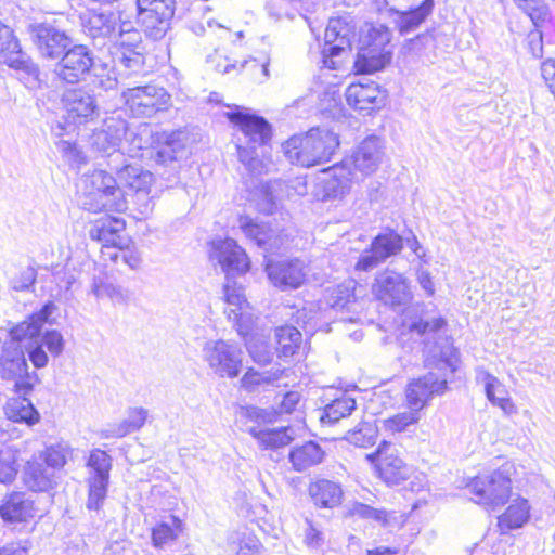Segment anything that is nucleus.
<instances>
[{"mask_svg":"<svg viewBox=\"0 0 555 555\" xmlns=\"http://www.w3.org/2000/svg\"><path fill=\"white\" fill-rule=\"evenodd\" d=\"M144 49L129 48L128 50L118 51L119 64L125 68V75L139 74L144 69L145 59Z\"/></svg>","mask_w":555,"mask_h":555,"instance_id":"de8ad7c7","label":"nucleus"},{"mask_svg":"<svg viewBox=\"0 0 555 555\" xmlns=\"http://www.w3.org/2000/svg\"><path fill=\"white\" fill-rule=\"evenodd\" d=\"M125 228L126 223L122 219L105 216L94 221L89 230V236L102 244L119 245L122 240L120 233L125 231Z\"/></svg>","mask_w":555,"mask_h":555,"instance_id":"473e14b6","label":"nucleus"},{"mask_svg":"<svg viewBox=\"0 0 555 555\" xmlns=\"http://www.w3.org/2000/svg\"><path fill=\"white\" fill-rule=\"evenodd\" d=\"M476 379L483 384L487 399L495 406L500 408L507 416L517 413V408L512 401L504 384L495 376L485 370L477 371Z\"/></svg>","mask_w":555,"mask_h":555,"instance_id":"c756f323","label":"nucleus"},{"mask_svg":"<svg viewBox=\"0 0 555 555\" xmlns=\"http://www.w3.org/2000/svg\"><path fill=\"white\" fill-rule=\"evenodd\" d=\"M434 0H423L422 3L406 11L390 9L393 14V24L400 35H408L416 30L422 23L431 14Z\"/></svg>","mask_w":555,"mask_h":555,"instance_id":"2f4dec72","label":"nucleus"},{"mask_svg":"<svg viewBox=\"0 0 555 555\" xmlns=\"http://www.w3.org/2000/svg\"><path fill=\"white\" fill-rule=\"evenodd\" d=\"M72 457V448L65 441H60L48 446L42 452L39 453L38 459L41 460L47 466L51 467L56 474Z\"/></svg>","mask_w":555,"mask_h":555,"instance_id":"79ce46f5","label":"nucleus"},{"mask_svg":"<svg viewBox=\"0 0 555 555\" xmlns=\"http://www.w3.org/2000/svg\"><path fill=\"white\" fill-rule=\"evenodd\" d=\"M90 293L98 299L108 298L113 301H122L124 295L119 286L107 282L102 276H94L90 286Z\"/></svg>","mask_w":555,"mask_h":555,"instance_id":"8fccbe9b","label":"nucleus"},{"mask_svg":"<svg viewBox=\"0 0 555 555\" xmlns=\"http://www.w3.org/2000/svg\"><path fill=\"white\" fill-rule=\"evenodd\" d=\"M127 128L128 125L125 119L120 117H109L104 120L101 130L105 131L113 141L120 144L122 138L126 135Z\"/></svg>","mask_w":555,"mask_h":555,"instance_id":"bf43d9fd","label":"nucleus"},{"mask_svg":"<svg viewBox=\"0 0 555 555\" xmlns=\"http://www.w3.org/2000/svg\"><path fill=\"white\" fill-rule=\"evenodd\" d=\"M228 282L223 287L224 300L230 308L225 313L228 319L233 322L238 335L246 337L249 334V317L243 312L244 307L247 305L244 289L237 286L236 283L231 284L230 276H227Z\"/></svg>","mask_w":555,"mask_h":555,"instance_id":"a878e982","label":"nucleus"},{"mask_svg":"<svg viewBox=\"0 0 555 555\" xmlns=\"http://www.w3.org/2000/svg\"><path fill=\"white\" fill-rule=\"evenodd\" d=\"M113 466V459L101 449H93L87 460L89 469L88 500L86 506L90 511H99L103 505L109 483V473Z\"/></svg>","mask_w":555,"mask_h":555,"instance_id":"1a4fd4ad","label":"nucleus"},{"mask_svg":"<svg viewBox=\"0 0 555 555\" xmlns=\"http://www.w3.org/2000/svg\"><path fill=\"white\" fill-rule=\"evenodd\" d=\"M309 493L315 505L332 508L340 504L343 490L339 483L321 479L310 485Z\"/></svg>","mask_w":555,"mask_h":555,"instance_id":"4c0bfd02","label":"nucleus"},{"mask_svg":"<svg viewBox=\"0 0 555 555\" xmlns=\"http://www.w3.org/2000/svg\"><path fill=\"white\" fill-rule=\"evenodd\" d=\"M171 522H160L153 528L152 543L155 547H163L177 539L176 529L180 528L181 521L177 517H171Z\"/></svg>","mask_w":555,"mask_h":555,"instance_id":"09e8293b","label":"nucleus"},{"mask_svg":"<svg viewBox=\"0 0 555 555\" xmlns=\"http://www.w3.org/2000/svg\"><path fill=\"white\" fill-rule=\"evenodd\" d=\"M31 542L27 539L7 543L0 548V555H28Z\"/></svg>","mask_w":555,"mask_h":555,"instance_id":"774afa93","label":"nucleus"},{"mask_svg":"<svg viewBox=\"0 0 555 555\" xmlns=\"http://www.w3.org/2000/svg\"><path fill=\"white\" fill-rule=\"evenodd\" d=\"M372 293L377 300L392 309L406 306L412 300L409 280L403 274L389 269L376 274Z\"/></svg>","mask_w":555,"mask_h":555,"instance_id":"f8f14e48","label":"nucleus"},{"mask_svg":"<svg viewBox=\"0 0 555 555\" xmlns=\"http://www.w3.org/2000/svg\"><path fill=\"white\" fill-rule=\"evenodd\" d=\"M52 274L64 299H72L73 287L78 282L80 271L74 266L65 264L61 268L56 267Z\"/></svg>","mask_w":555,"mask_h":555,"instance_id":"c03bdc74","label":"nucleus"},{"mask_svg":"<svg viewBox=\"0 0 555 555\" xmlns=\"http://www.w3.org/2000/svg\"><path fill=\"white\" fill-rule=\"evenodd\" d=\"M529 504L525 499H517L506 512L499 517L498 525L502 532L521 528L529 519Z\"/></svg>","mask_w":555,"mask_h":555,"instance_id":"ea45409f","label":"nucleus"},{"mask_svg":"<svg viewBox=\"0 0 555 555\" xmlns=\"http://www.w3.org/2000/svg\"><path fill=\"white\" fill-rule=\"evenodd\" d=\"M345 439L356 447L367 448L376 442L377 429L370 423H362L357 428L349 430Z\"/></svg>","mask_w":555,"mask_h":555,"instance_id":"49530a36","label":"nucleus"},{"mask_svg":"<svg viewBox=\"0 0 555 555\" xmlns=\"http://www.w3.org/2000/svg\"><path fill=\"white\" fill-rule=\"evenodd\" d=\"M403 248V238L397 232L389 230L375 236L370 248L364 249L356 266L357 271H371L391 256L398 255Z\"/></svg>","mask_w":555,"mask_h":555,"instance_id":"ddd939ff","label":"nucleus"},{"mask_svg":"<svg viewBox=\"0 0 555 555\" xmlns=\"http://www.w3.org/2000/svg\"><path fill=\"white\" fill-rule=\"evenodd\" d=\"M94 65L92 51L85 44L70 46L56 65L57 77L67 83L86 79Z\"/></svg>","mask_w":555,"mask_h":555,"instance_id":"2eb2a0df","label":"nucleus"},{"mask_svg":"<svg viewBox=\"0 0 555 555\" xmlns=\"http://www.w3.org/2000/svg\"><path fill=\"white\" fill-rule=\"evenodd\" d=\"M356 285L357 282L354 280H349L338 285L331 295L330 306L337 311H351L357 299L354 293Z\"/></svg>","mask_w":555,"mask_h":555,"instance_id":"37998d69","label":"nucleus"},{"mask_svg":"<svg viewBox=\"0 0 555 555\" xmlns=\"http://www.w3.org/2000/svg\"><path fill=\"white\" fill-rule=\"evenodd\" d=\"M356 27L349 16L333 17L328 21L324 34L323 57L324 64L330 66L328 57L338 56L340 53L351 48V41L354 38ZM331 63H333L331 61Z\"/></svg>","mask_w":555,"mask_h":555,"instance_id":"f3484780","label":"nucleus"},{"mask_svg":"<svg viewBox=\"0 0 555 555\" xmlns=\"http://www.w3.org/2000/svg\"><path fill=\"white\" fill-rule=\"evenodd\" d=\"M121 99L137 118H151L157 113L168 111L172 105L170 93L157 85L129 87L122 91Z\"/></svg>","mask_w":555,"mask_h":555,"instance_id":"0eeeda50","label":"nucleus"},{"mask_svg":"<svg viewBox=\"0 0 555 555\" xmlns=\"http://www.w3.org/2000/svg\"><path fill=\"white\" fill-rule=\"evenodd\" d=\"M183 134L181 131L171 132L167 139L166 144L157 150L154 160L160 165H168L176 163L177 160V150L176 143L179 141V137Z\"/></svg>","mask_w":555,"mask_h":555,"instance_id":"6e6d98bb","label":"nucleus"},{"mask_svg":"<svg viewBox=\"0 0 555 555\" xmlns=\"http://www.w3.org/2000/svg\"><path fill=\"white\" fill-rule=\"evenodd\" d=\"M345 95L347 103L357 111L371 112L385 103V96L374 81L351 83Z\"/></svg>","mask_w":555,"mask_h":555,"instance_id":"b1692460","label":"nucleus"},{"mask_svg":"<svg viewBox=\"0 0 555 555\" xmlns=\"http://www.w3.org/2000/svg\"><path fill=\"white\" fill-rule=\"evenodd\" d=\"M247 350L251 359L260 364L268 365L272 362L273 352L270 345L261 337H251L246 340Z\"/></svg>","mask_w":555,"mask_h":555,"instance_id":"603ef678","label":"nucleus"},{"mask_svg":"<svg viewBox=\"0 0 555 555\" xmlns=\"http://www.w3.org/2000/svg\"><path fill=\"white\" fill-rule=\"evenodd\" d=\"M63 104L68 121L85 124L99 116V106L91 90L86 88L68 89L63 94Z\"/></svg>","mask_w":555,"mask_h":555,"instance_id":"6ab92c4d","label":"nucleus"},{"mask_svg":"<svg viewBox=\"0 0 555 555\" xmlns=\"http://www.w3.org/2000/svg\"><path fill=\"white\" fill-rule=\"evenodd\" d=\"M86 186L90 188L81 199L82 207L91 212L114 211L127 209V198L117 178L104 170H94L85 178Z\"/></svg>","mask_w":555,"mask_h":555,"instance_id":"20e7f679","label":"nucleus"},{"mask_svg":"<svg viewBox=\"0 0 555 555\" xmlns=\"http://www.w3.org/2000/svg\"><path fill=\"white\" fill-rule=\"evenodd\" d=\"M4 414L14 423L33 426L40 421V414L27 397L10 398L4 405Z\"/></svg>","mask_w":555,"mask_h":555,"instance_id":"72a5a7b5","label":"nucleus"},{"mask_svg":"<svg viewBox=\"0 0 555 555\" xmlns=\"http://www.w3.org/2000/svg\"><path fill=\"white\" fill-rule=\"evenodd\" d=\"M137 7L138 20L146 36L162 39L170 28L176 0H137Z\"/></svg>","mask_w":555,"mask_h":555,"instance_id":"9b49d317","label":"nucleus"},{"mask_svg":"<svg viewBox=\"0 0 555 555\" xmlns=\"http://www.w3.org/2000/svg\"><path fill=\"white\" fill-rule=\"evenodd\" d=\"M300 399H301V396L298 391H294V390L287 391L286 393L283 395L282 400L280 401L275 413L289 414V413L294 412L296 410L297 405L299 404Z\"/></svg>","mask_w":555,"mask_h":555,"instance_id":"338daca9","label":"nucleus"},{"mask_svg":"<svg viewBox=\"0 0 555 555\" xmlns=\"http://www.w3.org/2000/svg\"><path fill=\"white\" fill-rule=\"evenodd\" d=\"M266 271L271 283L281 291L300 287L307 278V266L300 259L269 260Z\"/></svg>","mask_w":555,"mask_h":555,"instance_id":"a211bd4d","label":"nucleus"},{"mask_svg":"<svg viewBox=\"0 0 555 555\" xmlns=\"http://www.w3.org/2000/svg\"><path fill=\"white\" fill-rule=\"evenodd\" d=\"M29 33L40 56L46 60L61 59L73 43L66 31L47 23L30 25Z\"/></svg>","mask_w":555,"mask_h":555,"instance_id":"dca6fc26","label":"nucleus"},{"mask_svg":"<svg viewBox=\"0 0 555 555\" xmlns=\"http://www.w3.org/2000/svg\"><path fill=\"white\" fill-rule=\"evenodd\" d=\"M28 364L23 348L15 343H5L0 354V376L7 380L23 377Z\"/></svg>","mask_w":555,"mask_h":555,"instance_id":"7c9ffc66","label":"nucleus"},{"mask_svg":"<svg viewBox=\"0 0 555 555\" xmlns=\"http://www.w3.org/2000/svg\"><path fill=\"white\" fill-rule=\"evenodd\" d=\"M38 341L42 347H46L53 357H59L64 349V338L62 334L56 330L46 331Z\"/></svg>","mask_w":555,"mask_h":555,"instance_id":"4d7b16f0","label":"nucleus"},{"mask_svg":"<svg viewBox=\"0 0 555 555\" xmlns=\"http://www.w3.org/2000/svg\"><path fill=\"white\" fill-rule=\"evenodd\" d=\"M247 431L257 440L262 449H279L287 446L293 440V429L281 427L274 429L248 426Z\"/></svg>","mask_w":555,"mask_h":555,"instance_id":"e433bc0d","label":"nucleus"},{"mask_svg":"<svg viewBox=\"0 0 555 555\" xmlns=\"http://www.w3.org/2000/svg\"><path fill=\"white\" fill-rule=\"evenodd\" d=\"M23 481L34 492H48L56 485V474L41 460L33 457L24 466Z\"/></svg>","mask_w":555,"mask_h":555,"instance_id":"cd10ccee","label":"nucleus"},{"mask_svg":"<svg viewBox=\"0 0 555 555\" xmlns=\"http://www.w3.org/2000/svg\"><path fill=\"white\" fill-rule=\"evenodd\" d=\"M215 258L218 260L227 276L243 274L249 269V259L245 250L232 238L214 243Z\"/></svg>","mask_w":555,"mask_h":555,"instance_id":"5701e85b","label":"nucleus"},{"mask_svg":"<svg viewBox=\"0 0 555 555\" xmlns=\"http://www.w3.org/2000/svg\"><path fill=\"white\" fill-rule=\"evenodd\" d=\"M320 179L323 199L341 198L351 190V185L359 181L357 172L351 171L347 162L336 164L323 170Z\"/></svg>","mask_w":555,"mask_h":555,"instance_id":"412c9836","label":"nucleus"},{"mask_svg":"<svg viewBox=\"0 0 555 555\" xmlns=\"http://www.w3.org/2000/svg\"><path fill=\"white\" fill-rule=\"evenodd\" d=\"M151 189L147 190H138L133 192V201L138 206V211L141 216L146 217L154 209V199L153 196L150 195Z\"/></svg>","mask_w":555,"mask_h":555,"instance_id":"e2e57ef3","label":"nucleus"},{"mask_svg":"<svg viewBox=\"0 0 555 555\" xmlns=\"http://www.w3.org/2000/svg\"><path fill=\"white\" fill-rule=\"evenodd\" d=\"M366 460L375 465L379 477L388 485H398L409 476L410 469L397 448L385 440L375 452L366 454Z\"/></svg>","mask_w":555,"mask_h":555,"instance_id":"4468645a","label":"nucleus"},{"mask_svg":"<svg viewBox=\"0 0 555 555\" xmlns=\"http://www.w3.org/2000/svg\"><path fill=\"white\" fill-rule=\"evenodd\" d=\"M446 325L447 321L442 317H421L409 325L410 332L422 338L425 366L438 371H430L406 386V403L413 411L420 412L434 396L444 393L448 374L456 370L457 352L450 338L443 334Z\"/></svg>","mask_w":555,"mask_h":555,"instance_id":"f257e3e1","label":"nucleus"},{"mask_svg":"<svg viewBox=\"0 0 555 555\" xmlns=\"http://www.w3.org/2000/svg\"><path fill=\"white\" fill-rule=\"evenodd\" d=\"M29 360L33 362L34 366L37 369L44 367L48 364V354L43 350L42 345L36 339L30 343L27 347Z\"/></svg>","mask_w":555,"mask_h":555,"instance_id":"69168bd1","label":"nucleus"},{"mask_svg":"<svg viewBox=\"0 0 555 555\" xmlns=\"http://www.w3.org/2000/svg\"><path fill=\"white\" fill-rule=\"evenodd\" d=\"M385 158L384 141L377 135L365 138L353 151L351 164L362 176L375 172Z\"/></svg>","mask_w":555,"mask_h":555,"instance_id":"4be33fe9","label":"nucleus"},{"mask_svg":"<svg viewBox=\"0 0 555 555\" xmlns=\"http://www.w3.org/2000/svg\"><path fill=\"white\" fill-rule=\"evenodd\" d=\"M241 416L244 417L247 422L253 423V426L263 428L262 426L274 421L275 412L250 405L242 408Z\"/></svg>","mask_w":555,"mask_h":555,"instance_id":"5fc2aeb1","label":"nucleus"},{"mask_svg":"<svg viewBox=\"0 0 555 555\" xmlns=\"http://www.w3.org/2000/svg\"><path fill=\"white\" fill-rule=\"evenodd\" d=\"M391 40V33L384 25L372 26L358 52L356 66L359 72L374 73L383 69L391 60L387 49Z\"/></svg>","mask_w":555,"mask_h":555,"instance_id":"6e6552de","label":"nucleus"},{"mask_svg":"<svg viewBox=\"0 0 555 555\" xmlns=\"http://www.w3.org/2000/svg\"><path fill=\"white\" fill-rule=\"evenodd\" d=\"M301 333L294 326L285 325L275 330L276 352L280 358H289L295 354L301 344Z\"/></svg>","mask_w":555,"mask_h":555,"instance_id":"a19ab883","label":"nucleus"},{"mask_svg":"<svg viewBox=\"0 0 555 555\" xmlns=\"http://www.w3.org/2000/svg\"><path fill=\"white\" fill-rule=\"evenodd\" d=\"M517 7L524 11L538 25L548 16V7L543 0H514Z\"/></svg>","mask_w":555,"mask_h":555,"instance_id":"864d4df0","label":"nucleus"},{"mask_svg":"<svg viewBox=\"0 0 555 555\" xmlns=\"http://www.w3.org/2000/svg\"><path fill=\"white\" fill-rule=\"evenodd\" d=\"M338 146L335 132L325 127H315L305 134L293 135L283 144V151L292 164L312 167L330 162Z\"/></svg>","mask_w":555,"mask_h":555,"instance_id":"7ed1b4c3","label":"nucleus"},{"mask_svg":"<svg viewBox=\"0 0 555 555\" xmlns=\"http://www.w3.org/2000/svg\"><path fill=\"white\" fill-rule=\"evenodd\" d=\"M57 307L53 301H48L42 308L33 313L27 320L16 324L10 330L12 340L10 343H21L29 339L35 341L40 335L41 328L46 323L52 324L51 315Z\"/></svg>","mask_w":555,"mask_h":555,"instance_id":"393cba45","label":"nucleus"},{"mask_svg":"<svg viewBox=\"0 0 555 555\" xmlns=\"http://www.w3.org/2000/svg\"><path fill=\"white\" fill-rule=\"evenodd\" d=\"M36 280L37 269L33 264L18 266L9 279V286L15 292H26L34 286Z\"/></svg>","mask_w":555,"mask_h":555,"instance_id":"a18cd8bd","label":"nucleus"},{"mask_svg":"<svg viewBox=\"0 0 555 555\" xmlns=\"http://www.w3.org/2000/svg\"><path fill=\"white\" fill-rule=\"evenodd\" d=\"M349 514L361 519L373 520L382 526L388 524V512L385 508H374L361 502H354L349 508Z\"/></svg>","mask_w":555,"mask_h":555,"instance_id":"3c124183","label":"nucleus"},{"mask_svg":"<svg viewBox=\"0 0 555 555\" xmlns=\"http://www.w3.org/2000/svg\"><path fill=\"white\" fill-rule=\"evenodd\" d=\"M356 409V399L343 392L323 408L320 421L323 425H334L340 420L350 416Z\"/></svg>","mask_w":555,"mask_h":555,"instance_id":"58836bf2","label":"nucleus"},{"mask_svg":"<svg viewBox=\"0 0 555 555\" xmlns=\"http://www.w3.org/2000/svg\"><path fill=\"white\" fill-rule=\"evenodd\" d=\"M80 20L85 34L92 39L112 38L118 26V17L111 11H89Z\"/></svg>","mask_w":555,"mask_h":555,"instance_id":"bb28decb","label":"nucleus"},{"mask_svg":"<svg viewBox=\"0 0 555 555\" xmlns=\"http://www.w3.org/2000/svg\"><path fill=\"white\" fill-rule=\"evenodd\" d=\"M228 119L238 127L242 137L237 138L236 150L240 162L254 176L268 171L262 154L258 149L264 147L272 137L271 125L250 109L236 106L225 113Z\"/></svg>","mask_w":555,"mask_h":555,"instance_id":"f03ea898","label":"nucleus"},{"mask_svg":"<svg viewBox=\"0 0 555 555\" xmlns=\"http://www.w3.org/2000/svg\"><path fill=\"white\" fill-rule=\"evenodd\" d=\"M17 469L13 456L9 452H0V483L11 482Z\"/></svg>","mask_w":555,"mask_h":555,"instance_id":"680f3d73","label":"nucleus"},{"mask_svg":"<svg viewBox=\"0 0 555 555\" xmlns=\"http://www.w3.org/2000/svg\"><path fill=\"white\" fill-rule=\"evenodd\" d=\"M324 451L319 443L307 441L294 447L289 452V461L297 472H304L322 462Z\"/></svg>","mask_w":555,"mask_h":555,"instance_id":"f704fd0d","label":"nucleus"},{"mask_svg":"<svg viewBox=\"0 0 555 555\" xmlns=\"http://www.w3.org/2000/svg\"><path fill=\"white\" fill-rule=\"evenodd\" d=\"M418 421V412L410 409L408 412L399 413L385 421L387 429L392 431H402L409 425L415 424Z\"/></svg>","mask_w":555,"mask_h":555,"instance_id":"13d9d810","label":"nucleus"},{"mask_svg":"<svg viewBox=\"0 0 555 555\" xmlns=\"http://www.w3.org/2000/svg\"><path fill=\"white\" fill-rule=\"evenodd\" d=\"M511 470L512 465L505 463L491 474L475 477L467 485L474 501L492 509L504 505L512 492Z\"/></svg>","mask_w":555,"mask_h":555,"instance_id":"39448f33","label":"nucleus"},{"mask_svg":"<svg viewBox=\"0 0 555 555\" xmlns=\"http://www.w3.org/2000/svg\"><path fill=\"white\" fill-rule=\"evenodd\" d=\"M91 146L103 154L112 155L119 144L109 138L105 131L95 130L91 137Z\"/></svg>","mask_w":555,"mask_h":555,"instance_id":"052dcab7","label":"nucleus"},{"mask_svg":"<svg viewBox=\"0 0 555 555\" xmlns=\"http://www.w3.org/2000/svg\"><path fill=\"white\" fill-rule=\"evenodd\" d=\"M240 228L244 234L266 253H276L288 242L284 231L273 229L264 223H258L249 217L240 218Z\"/></svg>","mask_w":555,"mask_h":555,"instance_id":"aec40b11","label":"nucleus"},{"mask_svg":"<svg viewBox=\"0 0 555 555\" xmlns=\"http://www.w3.org/2000/svg\"><path fill=\"white\" fill-rule=\"evenodd\" d=\"M325 542V534L319 530L312 522L307 520L305 531V543L310 548H320Z\"/></svg>","mask_w":555,"mask_h":555,"instance_id":"0e129e2a","label":"nucleus"},{"mask_svg":"<svg viewBox=\"0 0 555 555\" xmlns=\"http://www.w3.org/2000/svg\"><path fill=\"white\" fill-rule=\"evenodd\" d=\"M116 175L118 182L131 192L151 189L154 182L153 173L144 170L140 165H125L116 171Z\"/></svg>","mask_w":555,"mask_h":555,"instance_id":"c9c22d12","label":"nucleus"},{"mask_svg":"<svg viewBox=\"0 0 555 555\" xmlns=\"http://www.w3.org/2000/svg\"><path fill=\"white\" fill-rule=\"evenodd\" d=\"M203 359L220 377H237L243 367L242 349L222 339L206 341L203 347Z\"/></svg>","mask_w":555,"mask_h":555,"instance_id":"9d476101","label":"nucleus"},{"mask_svg":"<svg viewBox=\"0 0 555 555\" xmlns=\"http://www.w3.org/2000/svg\"><path fill=\"white\" fill-rule=\"evenodd\" d=\"M0 57L10 68L17 72L20 80L28 89L40 87L39 67L22 51L13 30L2 22H0Z\"/></svg>","mask_w":555,"mask_h":555,"instance_id":"423d86ee","label":"nucleus"},{"mask_svg":"<svg viewBox=\"0 0 555 555\" xmlns=\"http://www.w3.org/2000/svg\"><path fill=\"white\" fill-rule=\"evenodd\" d=\"M0 517L7 522L26 521L35 517L34 501L25 492H12L2 500Z\"/></svg>","mask_w":555,"mask_h":555,"instance_id":"c85d7f7f","label":"nucleus"}]
</instances>
